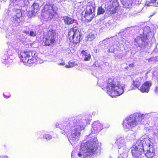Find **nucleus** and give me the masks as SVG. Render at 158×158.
I'll list each match as a JSON object with an SVG mask.
<instances>
[{"mask_svg": "<svg viewBox=\"0 0 158 158\" xmlns=\"http://www.w3.org/2000/svg\"><path fill=\"white\" fill-rule=\"evenodd\" d=\"M87 115L83 117L79 115L71 118L68 132L70 134L68 139L72 145L75 144L79 140L80 131L84 129L86 124L90 121Z\"/></svg>", "mask_w": 158, "mask_h": 158, "instance_id": "1", "label": "nucleus"}, {"mask_svg": "<svg viewBox=\"0 0 158 158\" xmlns=\"http://www.w3.org/2000/svg\"><path fill=\"white\" fill-rule=\"evenodd\" d=\"M98 142L97 138L94 137L87 141L84 146L81 145L77 154L78 156L81 158H94L93 156L99 155L101 151L98 147Z\"/></svg>", "mask_w": 158, "mask_h": 158, "instance_id": "2", "label": "nucleus"}, {"mask_svg": "<svg viewBox=\"0 0 158 158\" xmlns=\"http://www.w3.org/2000/svg\"><path fill=\"white\" fill-rule=\"evenodd\" d=\"M140 113H135L127 118L123 121V125L125 129H130L141 123L142 120L147 115Z\"/></svg>", "mask_w": 158, "mask_h": 158, "instance_id": "3", "label": "nucleus"}, {"mask_svg": "<svg viewBox=\"0 0 158 158\" xmlns=\"http://www.w3.org/2000/svg\"><path fill=\"white\" fill-rule=\"evenodd\" d=\"M106 90L107 93L112 97L119 96L124 92L123 86L119 82H115L111 79L108 80Z\"/></svg>", "mask_w": 158, "mask_h": 158, "instance_id": "4", "label": "nucleus"}, {"mask_svg": "<svg viewBox=\"0 0 158 158\" xmlns=\"http://www.w3.org/2000/svg\"><path fill=\"white\" fill-rule=\"evenodd\" d=\"M138 142L139 144L137 143L136 145H134L131 148V153L134 158H139L143 152H145V150L150 147L149 144L147 143L145 140H140Z\"/></svg>", "mask_w": 158, "mask_h": 158, "instance_id": "5", "label": "nucleus"}, {"mask_svg": "<svg viewBox=\"0 0 158 158\" xmlns=\"http://www.w3.org/2000/svg\"><path fill=\"white\" fill-rule=\"evenodd\" d=\"M149 29L150 28L148 26L145 27L143 29V34L140 35L134 39V42L136 43L140 47H144L148 44V40L146 33L150 31Z\"/></svg>", "mask_w": 158, "mask_h": 158, "instance_id": "6", "label": "nucleus"}, {"mask_svg": "<svg viewBox=\"0 0 158 158\" xmlns=\"http://www.w3.org/2000/svg\"><path fill=\"white\" fill-rule=\"evenodd\" d=\"M35 55V51H31L26 50L22 51L19 55V57L25 65L30 66L31 61L32 60L34 56Z\"/></svg>", "mask_w": 158, "mask_h": 158, "instance_id": "7", "label": "nucleus"}, {"mask_svg": "<svg viewBox=\"0 0 158 158\" xmlns=\"http://www.w3.org/2000/svg\"><path fill=\"white\" fill-rule=\"evenodd\" d=\"M53 5L52 3H48L44 6L43 16L46 20L52 19L56 13V10L53 8Z\"/></svg>", "mask_w": 158, "mask_h": 158, "instance_id": "8", "label": "nucleus"}, {"mask_svg": "<svg viewBox=\"0 0 158 158\" xmlns=\"http://www.w3.org/2000/svg\"><path fill=\"white\" fill-rule=\"evenodd\" d=\"M69 36L70 40H73V43L77 44L80 42L81 38L80 32L76 27L70 29L69 32Z\"/></svg>", "mask_w": 158, "mask_h": 158, "instance_id": "9", "label": "nucleus"}, {"mask_svg": "<svg viewBox=\"0 0 158 158\" xmlns=\"http://www.w3.org/2000/svg\"><path fill=\"white\" fill-rule=\"evenodd\" d=\"M95 9V6L94 3H91L87 6L85 17L88 21H91L94 18Z\"/></svg>", "mask_w": 158, "mask_h": 158, "instance_id": "10", "label": "nucleus"}, {"mask_svg": "<svg viewBox=\"0 0 158 158\" xmlns=\"http://www.w3.org/2000/svg\"><path fill=\"white\" fill-rule=\"evenodd\" d=\"M71 120V118L70 120L66 119L60 124L56 123L55 126L57 127L60 128L61 130V133L65 135L68 133V129L70 127Z\"/></svg>", "mask_w": 158, "mask_h": 158, "instance_id": "11", "label": "nucleus"}, {"mask_svg": "<svg viewBox=\"0 0 158 158\" xmlns=\"http://www.w3.org/2000/svg\"><path fill=\"white\" fill-rule=\"evenodd\" d=\"M56 32L54 30H49L46 35H45L44 40L45 45H49L51 44H53L55 41Z\"/></svg>", "mask_w": 158, "mask_h": 158, "instance_id": "12", "label": "nucleus"}, {"mask_svg": "<svg viewBox=\"0 0 158 158\" xmlns=\"http://www.w3.org/2000/svg\"><path fill=\"white\" fill-rule=\"evenodd\" d=\"M102 124L98 121H95L92 125L91 129L92 132L94 134L98 133L103 129Z\"/></svg>", "mask_w": 158, "mask_h": 158, "instance_id": "13", "label": "nucleus"}, {"mask_svg": "<svg viewBox=\"0 0 158 158\" xmlns=\"http://www.w3.org/2000/svg\"><path fill=\"white\" fill-rule=\"evenodd\" d=\"M152 85L151 81H147L143 84L139 88H138V89L142 93H148Z\"/></svg>", "mask_w": 158, "mask_h": 158, "instance_id": "14", "label": "nucleus"}, {"mask_svg": "<svg viewBox=\"0 0 158 158\" xmlns=\"http://www.w3.org/2000/svg\"><path fill=\"white\" fill-rule=\"evenodd\" d=\"M118 5V4L117 0H111L110 1V5L109 6L110 14H114L116 12Z\"/></svg>", "mask_w": 158, "mask_h": 158, "instance_id": "15", "label": "nucleus"}, {"mask_svg": "<svg viewBox=\"0 0 158 158\" xmlns=\"http://www.w3.org/2000/svg\"><path fill=\"white\" fill-rule=\"evenodd\" d=\"M116 143L117 145L118 148L119 149L118 152H121L122 147H124L126 145L124 138L122 137H118Z\"/></svg>", "mask_w": 158, "mask_h": 158, "instance_id": "16", "label": "nucleus"}, {"mask_svg": "<svg viewBox=\"0 0 158 158\" xmlns=\"http://www.w3.org/2000/svg\"><path fill=\"white\" fill-rule=\"evenodd\" d=\"M63 20L65 24L69 25L73 23L75 21L74 19L68 16H64Z\"/></svg>", "mask_w": 158, "mask_h": 158, "instance_id": "17", "label": "nucleus"}, {"mask_svg": "<svg viewBox=\"0 0 158 158\" xmlns=\"http://www.w3.org/2000/svg\"><path fill=\"white\" fill-rule=\"evenodd\" d=\"M150 145V147L148 149L145 150V152H147L145 153V156L148 158H152L154 156V153L152 152L153 149L152 148H151V145Z\"/></svg>", "mask_w": 158, "mask_h": 158, "instance_id": "18", "label": "nucleus"}, {"mask_svg": "<svg viewBox=\"0 0 158 158\" xmlns=\"http://www.w3.org/2000/svg\"><path fill=\"white\" fill-rule=\"evenodd\" d=\"M30 61H31V64L34 63H36L37 64H41L43 62V60L39 58L35 53V55L34 56L32 60ZM29 62H30V61Z\"/></svg>", "mask_w": 158, "mask_h": 158, "instance_id": "19", "label": "nucleus"}, {"mask_svg": "<svg viewBox=\"0 0 158 158\" xmlns=\"http://www.w3.org/2000/svg\"><path fill=\"white\" fill-rule=\"evenodd\" d=\"M16 15L13 18H11V20L12 19L15 20L14 23H15L16 22H17V19L21 17L22 15V12L20 10H17L15 11Z\"/></svg>", "mask_w": 158, "mask_h": 158, "instance_id": "20", "label": "nucleus"}, {"mask_svg": "<svg viewBox=\"0 0 158 158\" xmlns=\"http://www.w3.org/2000/svg\"><path fill=\"white\" fill-rule=\"evenodd\" d=\"M146 5L148 6H153L158 7V0H147L146 2Z\"/></svg>", "mask_w": 158, "mask_h": 158, "instance_id": "21", "label": "nucleus"}, {"mask_svg": "<svg viewBox=\"0 0 158 158\" xmlns=\"http://www.w3.org/2000/svg\"><path fill=\"white\" fill-rule=\"evenodd\" d=\"M142 80V78L141 77H138L136 79L133 80V82L134 86L138 88Z\"/></svg>", "mask_w": 158, "mask_h": 158, "instance_id": "22", "label": "nucleus"}, {"mask_svg": "<svg viewBox=\"0 0 158 158\" xmlns=\"http://www.w3.org/2000/svg\"><path fill=\"white\" fill-rule=\"evenodd\" d=\"M131 0H122L121 2L123 7L125 8H129L131 6Z\"/></svg>", "mask_w": 158, "mask_h": 158, "instance_id": "23", "label": "nucleus"}, {"mask_svg": "<svg viewBox=\"0 0 158 158\" xmlns=\"http://www.w3.org/2000/svg\"><path fill=\"white\" fill-rule=\"evenodd\" d=\"M81 52L83 54V57L85 61H89L90 60L91 56L89 53L86 52L84 50L82 51Z\"/></svg>", "mask_w": 158, "mask_h": 158, "instance_id": "24", "label": "nucleus"}, {"mask_svg": "<svg viewBox=\"0 0 158 158\" xmlns=\"http://www.w3.org/2000/svg\"><path fill=\"white\" fill-rule=\"evenodd\" d=\"M31 9L34 11V12L36 13L40 10L38 4L37 3H34L31 6Z\"/></svg>", "mask_w": 158, "mask_h": 158, "instance_id": "25", "label": "nucleus"}, {"mask_svg": "<svg viewBox=\"0 0 158 158\" xmlns=\"http://www.w3.org/2000/svg\"><path fill=\"white\" fill-rule=\"evenodd\" d=\"M24 32L32 37H35L36 35V31L35 30H30L29 31L27 30L26 31H24Z\"/></svg>", "mask_w": 158, "mask_h": 158, "instance_id": "26", "label": "nucleus"}, {"mask_svg": "<svg viewBox=\"0 0 158 158\" xmlns=\"http://www.w3.org/2000/svg\"><path fill=\"white\" fill-rule=\"evenodd\" d=\"M95 38V35L92 33L89 34L87 37V40L90 41L93 40Z\"/></svg>", "mask_w": 158, "mask_h": 158, "instance_id": "27", "label": "nucleus"}, {"mask_svg": "<svg viewBox=\"0 0 158 158\" xmlns=\"http://www.w3.org/2000/svg\"><path fill=\"white\" fill-rule=\"evenodd\" d=\"M77 64L75 62H69L68 64L65 65L66 68H71L74 67L75 65H77Z\"/></svg>", "mask_w": 158, "mask_h": 158, "instance_id": "28", "label": "nucleus"}, {"mask_svg": "<svg viewBox=\"0 0 158 158\" xmlns=\"http://www.w3.org/2000/svg\"><path fill=\"white\" fill-rule=\"evenodd\" d=\"M105 11L104 9L101 6L99 7L98 9L97 14L99 15L103 14Z\"/></svg>", "mask_w": 158, "mask_h": 158, "instance_id": "29", "label": "nucleus"}, {"mask_svg": "<svg viewBox=\"0 0 158 158\" xmlns=\"http://www.w3.org/2000/svg\"><path fill=\"white\" fill-rule=\"evenodd\" d=\"M36 13L31 9V10L28 11L27 12V15L29 17H31L33 15H35Z\"/></svg>", "mask_w": 158, "mask_h": 158, "instance_id": "30", "label": "nucleus"}, {"mask_svg": "<svg viewBox=\"0 0 158 158\" xmlns=\"http://www.w3.org/2000/svg\"><path fill=\"white\" fill-rule=\"evenodd\" d=\"M114 51V48L113 46H109L108 47V52H113Z\"/></svg>", "mask_w": 158, "mask_h": 158, "instance_id": "31", "label": "nucleus"}, {"mask_svg": "<svg viewBox=\"0 0 158 158\" xmlns=\"http://www.w3.org/2000/svg\"><path fill=\"white\" fill-rule=\"evenodd\" d=\"M15 49L13 48L12 49H9L7 51V54L8 55L10 56L12 55L15 52Z\"/></svg>", "mask_w": 158, "mask_h": 158, "instance_id": "32", "label": "nucleus"}, {"mask_svg": "<svg viewBox=\"0 0 158 158\" xmlns=\"http://www.w3.org/2000/svg\"><path fill=\"white\" fill-rule=\"evenodd\" d=\"M44 138L47 140H49L52 139L51 135L49 134L45 135L43 136Z\"/></svg>", "mask_w": 158, "mask_h": 158, "instance_id": "33", "label": "nucleus"}, {"mask_svg": "<svg viewBox=\"0 0 158 158\" xmlns=\"http://www.w3.org/2000/svg\"><path fill=\"white\" fill-rule=\"evenodd\" d=\"M6 37L8 39H9L10 38L11 35H12V33L10 31H9L7 30L6 32Z\"/></svg>", "mask_w": 158, "mask_h": 158, "instance_id": "34", "label": "nucleus"}, {"mask_svg": "<svg viewBox=\"0 0 158 158\" xmlns=\"http://www.w3.org/2000/svg\"><path fill=\"white\" fill-rule=\"evenodd\" d=\"M126 145H125L124 147H122L121 148V152H120V153H123L124 154L126 153L127 151V149H126Z\"/></svg>", "mask_w": 158, "mask_h": 158, "instance_id": "35", "label": "nucleus"}, {"mask_svg": "<svg viewBox=\"0 0 158 158\" xmlns=\"http://www.w3.org/2000/svg\"><path fill=\"white\" fill-rule=\"evenodd\" d=\"M153 135L155 137L158 139V128L154 131Z\"/></svg>", "mask_w": 158, "mask_h": 158, "instance_id": "36", "label": "nucleus"}, {"mask_svg": "<svg viewBox=\"0 0 158 158\" xmlns=\"http://www.w3.org/2000/svg\"><path fill=\"white\" fill-rule=\"evenodd\" d=\"M158 56H157L156 57H153L149 59V61H154L155 60H156L158 59Z\"/></svg>", "mask_w": 158, "mask_h": 158, "instance_id": "37", "label": "nucleus"}, {"mask_svg": "<svg viewBox=\"0 0 158 158\" xmlns=\"http://www.w3.org/2000/svg\"><path fill=\"white\" fill-rule=\"evenodd\" d=\"M5 62L6 63L9 64L12 62V60L10 58H8L6 59H5Z\"/></svg>", "mask_w": 158, "mask_h": 158, "instance_id": "38", "label": "nucleus"}, {"mask_svg": "<svg viewBox=\"0 0 158 158\" xmlns=\"http://www.w3.org/2000/svg\"><path fill=\"white\" fill-rule=\"evenodd\" d=\"M3 95L6 98H8L10 96V94L7 92H6L3 93Z\"/></svg>", "mask_w": 158, "mask_h": 158, "instance_id": "39", "label": "nucleus"}, {"mask_svg": "<svg viewBox=\"0 0 158 158\" xmlns=\"http://www.w3.org/2000/svg\"><path fill=\"white\" fill-rule=\"evenodd\" d=\"M123 43H124V42H123V40L121 41L120 42L119 44H117V46L119 47L120 46H123Z\"/></svg>", "mask_w": 158, "mask_h": 158, "instance_id": "40", "label": "nucleus"}, {"mask_svg": "<svg viewBox=\"0 0 158 158\" xmlns=\"http://www.w3.org/2000/svg\"><path fill=\"white\" fill-rule=\"evenodd\" d=\"M103 126V129L104 128H108L109 127V125L107 123H105L104 124L102 125Z\"/></svg>", "mask_w": 158, "mask_h": 158, "instance_id": "41", "label": "nucleus"}, {"mask_svg": "<svg viewBox=\"0 0 158 158\" xmlns=\"http://www.w3.org/2000/svg\"><path fill=\"white\" fill-rule=\"evenodd\" d=\"M135 132H133L131 134V137L132 138H134L135 136Z\"/></svg>", "mask_w": 158, "mask_h": 158, "instance_id": "42", "label": "nucleus"}, {"mask_svg": "<svg viewBox=\"0 0 158 158\" xmlns=\"http://www.w3.org/2000/svg\"><path fill=\"white\" fill-rule=\"evenodd\" d=\"M155 92L157 94H158V85L156 87Z\"/></svg>", "mask_w": 158, "mask_h": 158, "instance_id": "43", "label": "nucleus"}, {"mask_svg": "<svg viewBox=\"0 0 158 158\" xmlns=\"http://www.w3.org/2000/svg\"><path fill=\"white\" fill-rule=\"evenodd\" d=\"M65 63L64 62H63L62 63H60L58 64L59 65H65Z\"/></svg>", "mask_w": 158, "mask_h": 158, "instance_id": "44", "label": "nucleus"}, {"mask_svg": "<svg viewBox=\"0 0 158 158\" xmlns=\"http://www.w3.org/2000/svg\"><path fill=\"white\" fill-rule=\"evenodd\" d=\"M2 158H8V157L7 156H2Z\"/></svg>", "mask_w": 158, "mask_h": 158, "instance_id": "45", "label": "nucleus"}, {"mask_svg": "<svg viewBox=\"0 0 158 158\" xmlns=\"http://www.w3.org/2000/svg\"><path fill=\"white\" fill-rule=\"evenodd\" d=\"M98 63L97 62V63H96H96H95V65L96 66H97H97H99H99H98V64H97V65H97V64H98Z\"/></svg>", "mask_w": 158, "mask_h": 158, "instance_id": "46", "label": "nucleus"}, {"mask_svg": "<svg viewBox=\"0 0 158 158\" xmlns=\"http://www.w3.org/2000/svg\"><path fill=\"white\" fill-rule=\"evenodd\" d=\"M73 154V152H72V155H71L72 156Z\"/></svg>", "mask_w": 158, "mask_h": 158, "instance_id": "47", "label": "nucleus"}, {"mask_svg": "<svg viewBox=\"0 0 158 158\" xmlns=\"http://www.w3.org/2000/svg\"><path fill=\"white\" fill-rule=\"evenodd\" d=\"M97 49H96V50H95V52H97Z\"/></svg>", "mask_w": 158, "mask_h": 158, "instance_id": "48", "label": "nucleus"}, {"mask_svg": "<svg viewBox=\"0 0 158 158\" xmlns=\"http://www.w3.org/2000/svg\"><path fill=\"white\" fill-rule=\"evenodd\" d=\"M97 49H96V50H95V52H97Z\"/></svg>", "mask_w": 158, "mask_h": 158, "instance_id": "49", "label": "nucleus"}, {"mask_svg": "<svg viewBox=\"0 0 158 158\" xmlns=\"http://www.w3.org/2000/svg\"><path fill=\"white\" fill-rule=\"evenodd\" d=\"M0 158H2V156H0Z\"/></svg>", "mask_w": 158, "mask_h": 158, "instance_id": "50", "label": "nucleus"}]
</instances>
